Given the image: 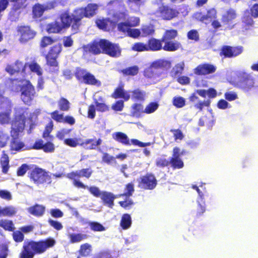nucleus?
<instances>
[{
	"mask_svg": "<svg viewBox=\"0 0 258 258\" xmlns=\"http://www.w3.org/2000/svg\"><path fill=\"white\" fill-rule=\"evenodd\" d=\"M140 31L143 37L152 35L155 33V29L153 26L150 24L142 26Z\"/></svg>",
	"mask_w": 258,
	"mask_h": 258,
	"instance_id": "obj_44",
	"label": "nucleus"
},
{
	"mask_svg": "<svg viewBox=\"0 0 258 258\" xmlns=\"http://www.w3.org/2000/svg\"><path fill=\"white\" fill-rule=\"evenodd\" d=\"M60 22L54 21L47 24L46 31L49 34L60 33L63 29L71 28L72 34L78 33L69 11H65L59 15Z\"/></svg>",
	"mask_w": 258,
	"mask_h": 258,
	"instance_id": "obj_4",
	"label": "nucleus"
},
{
	"mask_svg": "<svg viewBox=\"0 0 258 258\" xmlns=\"http://www.w3.org/2000/svg\"><path fill=\"white\" fill-rule=\"evenodd\" d=\"M111 97L114 99L122 98L125 101H128L131 98L129 93L124 90L122 85L115 89Z\"/></svg>",
	"mask_w": 258,
	"mask_h": 258,
	"instance_id": "obj_26",
	"label": "nucleus"
},
{
	"mask_svg": "<svg viewBox=\"0 0 258 258\" xmlns=\"http://www.w3.org/2000/svg\"><path fill=\"white\" fill-rule=\"evenodd\" d=\"M172 103L176 108H181L185 105V101L182 97H174L173 98Z\"/></svg>",
	"mask_w": 258,
	"mask_h": 258,
	"instance_id": "obj_54",
	"label": "nucleus"
},
{
	"mask_svg": "<svg viewBox=\"0 0 258 258\" xmlns=\"http://www.w3.org/2000/svg\"><path fill=\"white\" fill-rule=\"evenodd\" d=\"M88 236L83 233H72L68 235V238L70 239V242L75 243L80 242L81 241L86 239Z\"/></svg>",
	"mask_w": 258,
	"mask_h": 258,
	"instance_id": "obj_35",
	"label": "nucleus"
},
{
	"mask_svg": "<svg viewBox=\"0 0 258 258\" xmlns=\"http://www.w3.org/2000/svg\"><path fill=\"white\" fill-rule=\"evenodd\" d=\"M170 132L173 133V136L175 141L177 140L181 141L184 137L182 131L179 129H171Z\"/></svg>",
	"mask_w": 258,
	"mask_h": 258,
	"instance_id": "obj_62",
	"label": "nucleus"
},
{
	"mask_svg": "<svg viewBox=\"0 0 258 258\" xmlns=\"http://www.w3.org/2000/svg\"><path fill=\"white\" fill-rule=\"evenodd\" d=\"M171 67L169 60L158 59L153 61L150 66L144 71V76L148 79H156L160 77L163 71H167Z\"/></svg>",
	"mask_w": 258,
	"mask_h": 258,
	"instance_id": "obj_8",
	"label": "nucleus"
},
{
	"mask_svg": "<svg viewBox=\"0 0 258 258\" xmlns=\"http://www.w3.org/2000/svg\"><path fill=\"white\" fill-rule=\"evenodd\" d=\"M120 226L123 229L129 228L132 224V218L130 214H124L122 215L120 220Z\"/></svg>",
	"mask_w": 258,
	"mask_h": 258,
	"instance_id": "obj_39",
	"label": "nucleus"
},
{
	"mask_svg": "<svg viewBox=\"0 0 258 258\" xmlns=\"http://www.w3.org/2000/svg\"><path fill=\"white\" fill-rule=\"evenodd\" d=\"M241 23L242 28L245 30L250 29L254 25V22L248 10L244 11L243 15L241 17Z\"/></svg>",
	"mask_w": 258,
	"mask_h": 258,
	"instance_id": "obj_25",
	"label": "nucleus"
},
{
	"mask_svg": "<svg viewBox=\"0 0 258 258\" xmlns=\"http://www.w3.org/2000/svg\"><path fill=\"white\" fill-rule=\"evenodd\" d=\"M13 232V238L16 242L20 243L24 240V235L20 229Z\"/></svg>",
	"mask_w": 258,
	"mask_h": 258,
	"instance_id": "obj_56",
	"label": "nucleus"
},
{
	"mask_svg": "<svg viewBox=\"0 0 258 258\" xmlns=\"http://www.w3.org/2000/svg\"><path fill=\"white\" fill-rule=\"evenodd\" d=\"M159 107V104L156 102L149 103L144 110V113L150 114L155 112Z\"/></svg>",
	"mask_w": 258,
	"mask_h": 258,
	"instance_id": "obj_50",
	"label": "nucleus"
},
{
	"mask_svg": "<svg viewBox=\"0 0 258 258\" xmlns=\"http://www.w3.org/2000/svg\"><path fill=\"white\" fill-rule=\"evenodd\" d=\"M236 77L234 86L244 93H250L257 87L255 78L246 71L238 72Z\"/></svg>",
	"mask_w": 258,
	"mask_h": 258,
	"instance_id": "obj_5",
	"label": "nucleus"
},
{
	"mask_svg": "<svg viewBox=\"0 0 258 258\" xmlns=\"http://www.w3.org/2000/svg\"><path fill=\"white\" fill-rule=\"evenodd\" d=\"M169 161V160L165 158H159L156 159L155 165L158 167L163 168L170 165Z\"/></svg>",
	"mask_w": 258,
	"mask_h": 258,
	"instance_id": "obj_59",
	"label": "nucleus"
},
{
	"mask_svg": "<svg viewBox=\"0 0 258 258\" xmlns=\"http://www.w3.org/2000/svg\"><path fill=\"white\" fill-rule=\"evenodd\" d=\"M64 144L70 147L75 148L78 146H81L82 140L81 138H68L63 141Z\"/></svg>",
	"mask_w": 258,
	"mask_h": 258,
	"instance_id": "obj_43",
	"label": "nucleus"
},
{
	"mask_svg": "<svg viewBox=\"0 0 258 258\" xmlns=\"http://www.w3.org/2000/svg\"><path fill=\"white\" fill-rule=\"evenodd\" d=\"M217 12L216 9L213 8L209 9L207 11L206 14L203 15L201 18L200 21L204 22L205 20H212L215 19L217 18Z\"/></svg>",
	"mask_w": 258,
	"mask_h": 258,
	"instance_id": "obj_38",
	"label": "nucleus"
},
{
	"mask_svg": "<svg viewBox=\"0 0 258 258\" xmlns=\"http://www.w3.org/2000/svg\"><path fill=\"white\" fill-rule=\"evenodd\" d=\"M17 31L20 35L19 40L21 43H26L33 39L37 33L34 29L28 25L18 26Z\"/></svg>",
	"mask_w": 258,
	"mask_h": 258,
	"instance_id": "obj_18",
	"label": "nucleus"
},
{
	"mask_svg": "<svg viewBox=\"0 0 258 258\" xmlns=\"http://www.w3.org/2000/svg\"><path fill=\"white\" fill-rule=\"evenodd\" d=\"M0 110H5V112H0V123L1 124H8L11 121V114L12 113V103L10 106L2 107L0 105Z\"/></svg>",
	"mask_w": 258,
	"mask_h": 258,
	"instance_id": "obj_24",
	"label": "nucleus"
},
{
	"mask_svg": "<svg viewBox=\"0 0 258 258\" xmlns=\"http://www.w3.org/2000/svg\"><path fill=\"white\" fill-rule=\"evenodd\" d=\"M28 176L31 181L37 185L50 184L52 182L49 172L37 166L28 172Z\"/></svg>",
	"mask_w": 258,
	"mask_h": 258,
	"instance_id": "obj_9",
	"label": "nucleus"
},
{
	"mask_svg": "<svg viewBox=\"0 0 258 258\" xmlns=\"http://www.w3.org/2000/svg\"><path fill=\"white\" fill-rule=\"evenodd\" d=\"M162 41L161 39H158L153 37L150 38L147 42V47L148 51H157L162 49Z\"/></svg>",
	"mask_w": 258,
	"mask_h": 258,
	"instance_id": "obj_28",
	"label": "nucleus"
},
{
	"mask_svg": "<svg viewBox=\"0 0 258 258\" xmlns=\"http://www.w3.org/2000/svg\"><path fill=\"white\" fill-rule=\"evenodd\" d=\"M144 112L143 106L141 104L134 103L132 106L131 115L139 118Z\"/></svg>",
	"mask_w": 258,
	"mask_h": 258,
	"instance_id": "obj_36",
	"label": "nucleus"
},
{
	"mask_svg": "<svg viewBox=\"0 0 258 258\" xmlns=\"http://www.w3.org/2000/svg\"><path fill=\"white\" fill-rule=\"evenodd\" d=\"M55 41V39L49 36H43L40 42V47L44 48L53 44Z\"/></svg>",
	"mask_w": 258,
	"mask_h": 258,
	"instance_id": "obj_47",
	"label": "nucleus"
},
{
	"mask_svg": "<svg viewBox=\"0 0 258 258\" xmlns=\"http://www.w3.org/2000/svg\"><path fill=\"white\" fill-rule=\"evenodd\" d=\"M45 211V207L44 206L37 204L30 207L28 209V211L30 214L38 217L43 216Z\"/></svg>",
	"mask_w": 258,
	"mask_h": 258,
	"instance_id": "obj_32",
	"label": "nucleus"
},
{
	"mask_svg": "<svg viewBox=\"0 0 258 258\" xmlns=\"http://www.w3.org/2000/svg\"><path fill=\"white\" fill-rule=\"evenodd\" d=\"M59 109L61 111H67L70 109V103L69 101L63 97H61L58 101Z\"/></svg>",
	"mask_w": 258,
	"mask_h": 258,
	"instance_id": "obj_48",
	"label": "nucleus"
},
{
	"mask_svg": "<svg viewBox=\"0 0 258 258\" xmlns=\"http://www.w3.org/2000/svg\"><path fill=\"white\" fill-rule=\"evenodd\" d=\"M102 140L99 138L96 140L94 139H89L85 141L82 140L81 146L87 150H94L102 144Z\"/></svg>",
	"mask_w": 258,
	"mask_h": 258,
	"instance_id": "obj_29",
	"label": "nucleus"
},
{
	"mask_svg": "<svg viewBox=\"0 0 258 258\" xmlns=\"http://www.w3.org/2000/svg\"><path fill=\"white\" fill-rule=\"evenodd\" d=\"M14 3L11 9L10 14L18 17L21 13L22 10L24 9L26 6L25 5V3L22 2H19L18 1Z\"/></svg>",
	"mask_w": 258,
	"mask_h": 258,
	"instance_id": "obj_33",
	"label": "nucleus"
},
{
	"mask_svg": "<svg viewBox=\"0 0 258 258\" xmlns=\"http://www.w3.org/2000/svg\"><path fill=\"white\" fill-rule=\"evenodd\" d=\"M112 136L115 141L125 146H130L131 145L130 142L133 145L140 147H145L152 144L151 142L143 143L136 139H133L130 141L127 135L121 132H115L112 134Z\"/></svg>",
	"mask_w": 258,
	"mask_h": 258,
	"instance_id": "obj_13",
	"label": "nucleus"
},
{
	"mask_svg": "<svg viewBox=\"0 0 258 258\" xmlns=\"http://www.w3.org/2000/svg\"><path fill=\"white\" fill-rule=\"evenodd\" d=\"M109 23H111L109 19H97L96 21V24L98 28L104 31H109V29L108 27Z\"/></svg>",
	"mask_w": 258,
	"mask_h": 258,
	"instance_id": "obj_46",
	"label": "nucleus"
},
{
	"mask_svg": "<svg viewBox=\"0 0 258 258\" xmlns=\"http://www.w3.org/2000/svg\"><path fill=\"white\" fill-rule=\"evenodd\" d=\"M139 23V18L136 17L133 20H128L125 22L119 23L117 25V29L119 31L127 33L130 28L137 26Z\"/></svg>",
	"mask_w": 258,
	"mask_h": 258,
	"instance_id": "obj_22",
	"label": "nucleus"
},
{
	"mask_svg": "<svg viewBox=\"0 0 258 258\" xmlns=\"http://www.w3.org/2000/svg\"><path fill=\"white\" fill-rule=\"evenodd\" d=\"M4 212L5 217H13L16 214L17 210L12 206H8L4 207Z\"/></svg>",
	"mask_w": 258,
	"mask_h": 258,
	"instance_id": "obj_55",
	"label": "nucleus"
},
{
	"mask_svg": "<svg viewBox=\"0 0 258 258\" xmlns=\"http://www.w3.org/2000/svg\"><path fill=\"white\" fill-rule=\"evenodd\" d=\"M21 91L22 101L25 104L30 105L36 95L34 87L28 81L21 87Z\"/></svg>",
	"mask_w": 258,
	"mask_h": 258,
	"instance_id": "obj_15",
	"label": "nucleus"
},
{
	"mask_svg": "<svg viewBox=\"0 0 258 258\" xmlns=\"http://www.w3.org/2000/svg\"><path fill=\"white\" fill-rule=\"evenodd\" d=\"M131 98L133 101H144L145 99L146 92L139 89H136L132 92Z\"/></svg>",
	"mask_w": 258,
	"mask_h": 258,
	"instance_id": "obj_34",
	"label": "nucleus"
},
{
	"mask_svg": "<svg viewBox=\"0 0 258 258\" xmlns=\"http://www.w3.org/2000/svg\"><path fill=\"white\" fill-rule=\"evenodd\" d=\"M155 16L161 20L171 21L178 17L179 11L169 5L162 4L154 13Z\"/></svg>",
	"mask_w": 258,
	"mask_h": 258,
	"instance_id": "obj_12",
	"label": "nucleus"
},
{
	"mask_svg": "<svg viewBox=\"0 0 258 258\" xmlns=\"http://www.w3.org/2000/svg\"><path fill=\"white\" fill-rule=\"evenodd\" d=\"M54 8L53 3H47L46 5H41L40 4H35L32 8V14L34 18H39L43 14L45 11L52 9Z\"/></svg>",
	"mask_w": 258,
	"mask_h": 258,
	"instance_id": "obj_21",
	"label": "nucleus"
},
{
	"mask_svg": "<svg viewBox=\"0 0 258 258\" xmlns=\"http://www.w3.org/2000/svg\"><path fill=\"white\" fill-rule=\"evenodd\" d=\"M73 35L71 34L69 36H64L62 38V44L64 47H71L73 45L74 40L71 37Z\"/></svg>",
	"mask_w": 258,
	"mask_h": 258,
	"instance_id": "obj_64",
	"label": "nucleus"
},
{
	"mask_svg": "<svg viewBox=\"0 0 258 258\" xmlns=\"http://www.w3.org/2000/svg\"><path fill=\"white\" fill-rule=\"evenodd\" d=\"M74 75L76 79L81 83L97 87L101 86V82L96 79L93 74L85 69L80 67L76 68Z\"/></svg>",
	"mask_w": 258,
	"mask_h": 258,
	"instance_id": "obj_11",
	"label": "nucleus"
},
{
	"mask_svg": "<svg viewBox=\"0 0 258 258\" xmlns=\"http://www.w3.org/2000/svg\"><path fill=\"white\" fill-rule=\"evenodd\" d=\"M237 14L235 10L230 8L227 10L221 16V21L223 26H225L224 30H231L235 24L233 21L237 18Z\"/></svg>",
	"mask_w": 258,
	"mask_h": 258,
	"instance_id": "obj_16",
	"label": "nucleus"
},
{
	"mask_svg": "<svg viewBox=\"0 0 258 258\" xmlns=\"http://www.w3.org/2000/svg\"><path fill=\"white\" fill-rule=\"evenodd\" d=\"M211 101L209 100L204 101H199L197 103H194V107L198 109L199 111H202L204 107H209L210 105Z\"/></svg>",
	"mask_w": 258,
	"mask_h": 258,
	"instance_id": "obj_52",
	"label": "nucleus"
},
{
	"mask_svg": "<svg viewBox=\"0 0 258 258\" xmlns=\"http://www.w3.org/2000/svg\"><path fill=\"white\" fill-rule=\"evenodd\" d=\"M28 67L32 72L36 73L39 76H42V69L40 65L35 61L34 60L29 63L28 64Z\"/></svg>",
	"mask_w": 258,
	"mask_h": 258,
	"instance_id": "obj_45",
	"label": "nucleus"
},
{
	"mask_svg": "<svg viewBox=\"0 0 258 258\" xmlns=\"http://www.w3.org/2000/svg\"><path fill=\"white\" fill-rule=\"evenodd\" d=\"M216 67L214 64L205 63L198 65L194 70V73L198 76H205L214 73L216 71Z\"/></svg>",
	"mask_w": 258,
	"mask_h": 258,
	"instance_id": "obj_20",
	"label": "nucleus"
},
{
	"mask_svg": "<svg viewBox=\"0 0 258 258\" xmlns=\"http://www.w3.org/2000/svg\"><path fill=\"white\" fill-rule=\"evenodd\" d=\"M56 243L55 240L52 237L35 241L27 240L24 241L19 258H34L36 254H41L47 249L53 247Z\"/></svg>",
	"mask_w": 258,
	"mask_h": 258,
	"instance_id": "obj_3",
	"label": "nucleus"
},
{
	"mask_svg": "<svg viewBox=\"0 0 258 258\" xmlns=\"http://www.w3.org/2000/svg\"><path fill=\"white\" fill-rule=\"evenodd\" d=\"M53 127V123L50 120L45 126L44 131L42 134V137L44 139L50 137V133L52 132Z\"/></svg>",
	"mask_w": 258,
	"mask_h": 258,
	"instance_id": "obj_61",
	"label": "nucleus"
},
{
	"mask_svg": "<svg viewBox=\"0 0 258 258\" xmlns=\"http://www.w3.org/2000/svg\"><path fill=\"white\" fill-rule=\"evenodd\" d=\"M62 50L61 43H57L51 46L48 53L45 55V58L57 60Z\"/></svg>",
	"mask_w": 258,
	"mask_h": 258,
	"instance_id": "obj_23",
	"label": "nucleus"
},
{
	"mask_svg": "<svg viewBox=\"0 0 258 258\" xmlns=\"http://www.w3.org/2000/svg\"><path fill=\"white\" fill-rule=\"evenodd\" d=\"M5 90L3 86L0 84V105L2 107L10 106L11 100L7 97L4 96Z\"/></svg>",
	"mask_w": 258,
	"mask_h": 258,
	"instance_id": "obj_41",
	"label": "nucleus"
},
{
	"mask_svg": "<svg viewBox=\"0 0 258 258\" xmlns=\"http://www.w3.org/2000/svg\"><path fill=\"white\" fill-rule=\"evenodd\" d=\"M188 39L192 40L195 42H198L200 40V35L197 30L192 29L189 31L187 33Z\"/></svg>",
	"mask_w": 258,
	"mask_h": 258,
	"instance_id": "obj_53",
	"label": "nucleus"
},
{
	"mask_svg": "<svg viewBox=\"0 0 258 258\" xmlns=\"http://www.w3.org/2000/svg\"><path fill=\"white\" fill-rule=\"evenodd\" d=\"M178 35L175 29L166 30L162 37V42L164 43L162 49L166 51H175L181 47V43L173 40Z\"/></svg>",
	"mask_w": 258,
	"mask_h": 258,
	"instance_id": "obj_10",
	"label": "nucleus"
},
{
	"mask_svg": "<svg viewBox=\"0 0 258 258\" xmlns=\"http://www.w3.org/2000/svg\"><path fill=\"white\" fill-rule=\"evenodd\" d=\"M98 8L96 4H88L85 7L78 8L75 9L72 13H70L71 17L78 32H80V27L82 25V20L84 17L91 18L94 16Z\"/></svg>",
	"mask_w": 258,
	"mask_h": 258,
	"instance_id": "obj_6",
	"label": "nucleus"
},
{
	"mask_svg": "<svg viewBox=\"0 0 258 258\" xmlns=\"http://www.w3.org/2000/svg\"><path fill=\"white\" fill-rule=\"evenodd\" d=\"M157 184V179L151 173H147L138 179V187L144 190H152L156 187Z\"/></svg>",
	"mask_w": 258,
	"mask_h": 258,
	"instance_id": "obj_14",
	"label": "nucleus"
},
{
	"mask_svg": "<svg viewBox=\"0 0 258 258\" xmlns=\"http://www.w3.org/2000/svg\"><path fill=\"white\" fill-rule=\"evenodd\" d=\"M119 72L122 73L124 76H135L139 73V68L137 66H134L120 70Z\"/></svg>",
	"mask_w": 258,
	"mask_h": 258,
	"instance_id": "obj_40",
	"label": "nucleus"
},
{
	"mask_svg": "<svg viewBox=\"0 0 258 258\" xmlns=\"http://www.w3.org/2000/svg\"><path fill=\"white\" fill-rule=\"evenodd\" d=\"M125 189L126 192H125L122 194H120V195H118V197L125 196L126 197H129L132 196L133 193L134 191V185L133 183H127L125 185Z\"/></svg>",
	"mask_w": 258,
	"mask_h": 258,
	"instance_id": "obj_60",
	"label": "nucleus"
},
{
	"mask_svg": "<svg viewBox=\"0 0 258 258\" xmlns=\"http://www.w3.org/2000/svg\"><path fill=\"white\" fill-rule=\"evenodd\" d=\"M0 227L8 231H14L15 229L13 221L6 219L0 220Z\"/></svg>",
	"mask_w": 258,
	"mask_h": 258,
	"instance_id": "obj_42",
	"label": "nucleus"
},
{
	"mask_svg": "<svg viewBox=\"0 0 258 258\" xmlns=\"http://www.w3.org/2000/svg\"><path fill=\"white\" fill-rule=\"evenodd\" d=\"M93 173L91 168H83L81 170L73 171L67 174L66 177L72 181L73 185L78 188L87 189L93 196L100 197L104 205L112 208L114 206V200L118 197L111 192L106 191H101L99 188L95 186H88L84 184L80 179L85 177L89 179Z\"/></svg>",
	"mask_w": 258,
	"mask_h": 258,
	"instance_id": "obj_1",
	"label": "nucleus"
},
{
	"mask_svg": "<svg viewBox=\"0 0 258 258\" xmlns=\"http://www.w3.org/2000/svg\"><path fill=\"white\" fill-rule=\"evenodd\" d=\"M132 49L136 51H148L147 44L143 42H136L134 44Z\"/></svg>",
	"mask_w": 258,
	"mask_h": 258,
	"instance_id": "obj_51",
	"label": "nucleus"
},
{
	"mask_svg": "<svg viewBox=\"0 0 258 258\" xmlns=\"http://www.w3.org/2000/svg\"><path fill=\"white\" fill-rule=\"evenodd\" d=\"M0 165L2 167V171L4 174H7L10 169V159L9 155L5 151H3L0 157Z\"/></svg>",
	"mask_w": 258,
	"mask_h": 258,
	"instance_id": "obj_31",
	"label": "nucleus"
},
{
	"mask_svg": "<svg viewBox=\"0 0 258 258\" xmlns=\"http://www.w3.org/2000/svg\"><path fill=\"white\" fill-rule=\"evenodd\" d=\"M9 139L10 137L8 134L0 132V148L6 147Z\"/></svg>",
	"mask_w": 258,
	"mask_h": 258,
	"instance_id": "obj_58",
	"label": "nucleus"
},
{
	"mask_svg": "<svg viewBox=\"0 0 258 258\" xmlns=\"http://www.w3.org/2000/svg\"><path fill=\"white\" fill-rule=\"evenodd\" d=\"M23 69V63L22 61L17 60L13 64H8L6 66L5 70L10 75H13L15 73L20 72Z\"/></svg>",
	"mask_w": 258,
	"mask_h": 258,
	"instance_id": "obj_30",
	"label": "nucleus"
},
{
	"mask_svg": "<svg viewBox=\"0 0 258 258\" xmlns=\"http://www.w3.org/2000/svg\"><path fill=\"white\" fill-rule=\"evenodd\" d=\"M25 123L20 119L15 120L12 123L10 135L11 140L10 149L11 151L19 152L25 147L24 143L19 138L20 134L23 132Z\"/></svg>",
	"mask_w": 258,
	"mask_h": 258,
	"instance_id": "obj_7",
	"label": "nucleus"
},
{
	"mask_svg": "<svg viewBox=\"0 0 258 258\" xmlns=\"http://www.w3.org/2000/svg\"><path fill=\"white\" fill-rule=\"evenodd\" d=\"M243 51L242 46H231L225 45L221 47L219 54L224 58H233L241 54Z\"/></svg>",
	"mask_w": 258,
	"mask_h": 258,
	"instance_id": "obj_19",
	"label": "nucleus"
},
{
	"mask_svg": "<svg viewBox=\"0 0 258 258\" xmlns=\"http://www.w3.org/2000/svg\"><path fill=\"white\" fill-rule=\"evenodd\" d=\"M184 68V63L181 62L176 64L172 69L170 72V76L172 77L180 75Z\"/></svg>",
	"mask_w": 258,
	"mask_h": 258,
	"instance_id": "obj_37",
	"label": "nucleus"
},
{
	"mask_svg": "<svg viewBox=\"0 0 258 258\" xmlns=\"http://www.w3.org/2000/svg\"><path fill=\"white\" fill-rule=\"evenodd\" d=\"M82 48L84 55L88 53L95 55L103 53L112 57H117L121 54V49L118 44L112 43L106 39L94 40L83 45Z\"/></svg>",
	"mask_w": 258,
	"mask_h": 258,
	"instance_id": "obj_2",
	"label": "nucleus"
},
{
	"mask_svg": "<svg viewBox=\"0 0 258 258\" xmlns=\"http://www.w3.org/2000/svg\"><path fill=\"white\" fill-rule=\"evenodd\" d=\"M184 150L180 151L178 147H175L172 150V156L169 159V163L173 169H180L184 167V162L180 158L181 155L185 154Z\"/></svg>",
	"mask_w": 258,
	"mask_h": 258,
	"instance_id": "obj_17",
	"label": "nucleus"
},
{
	"mask_svg": "<svg viewBox=\"0 0 258 258\" xmlns=\"http://www.w3.org/2000/svg\"><path fill=\"white\" fill-rule=\"evenodd\" d=\"M89 225L92 230L94 231H103L105 230V227L100 223L97 222H90Z\"/></svg>",
	"mask_w": 258,
	"mask_h": 258,
	"instance_id": "obj_57",
	"label": "nucleus"
},
{
	"mask_svg": "<svg viewBox=\"0 0 258 258\" xmlns=\"http://www.w3.org/2000/svg\"><path fill=\"white\" fill-rule=\"evenodd\" d=\"M79 253L82 256H87L90 255L91 251V246L89 243H84L81 245Z\"/></svg>",
	"mask_w": 258,
	"mask_h": 258,
	"instance_id": "obj_49",
	"label": "nucleus"
},
{
	"mask_svg": "<svg viewBox=\"0 0 258 258\" xmlns=\"http://www.w3.org/2000/svg\"><path fill=\"white\" fill-rule=\"evenodd\" d=\"M124 107V102L123 100H119L115 102L111 106V109L115 111H121Z\"/></svg>",
	"mask_w": 258,
	"mask_h": 258,
	"instance_id": "obj_63",
	"label": "nucleus"
},
{
	"mask_svg": "<svg viewBox=\"0 0 258 258\" xmlns=\"http://www.w3.org/2000/svg\"><path fill=\"white\" fill-rule=\"evenodd\" d=\"M47 72L51 75H57L59 72V63L57 60L45 58Z\"/></svg>",
	"mask_w": 258,
	"mask_h": 258,
	"instance_id": "obj_27",
	"label": "nucleus"
}]
</instances>
